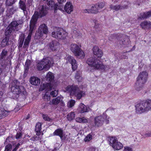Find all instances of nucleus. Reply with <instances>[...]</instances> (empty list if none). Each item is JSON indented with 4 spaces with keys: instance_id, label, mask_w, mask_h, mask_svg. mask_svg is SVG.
Wrapping results in <instances>:
<instances>
[{
    "instance_id": "nucleus-1",
    "label": "nucleus",
    "mask_w": 151,
    "mask_h": 151,
    "mask_svg": "<svg viewBox=\"0 0 151 151\" xmlns=\"http://www.w3.org/2000/svg\"><path fill=\"white\" fill-rule=\"evenodd\" d=\"M83 87V86L82 84L79 86L78 85L68 86L66 87L64 91L69 93L71 96H74L77 99H80L86 95L85 92L80 91V90L82 89Z\"/></svg>"
},
{
    "instance_id": "nucleus-2",
    "label": "nucleus",
    "mask_w": 151,
    "mask_h": 151,
    "mask_svg": "<svg viewBox=\"0 0 151 151\" xmlns=\"http://www.w3.org/2000/svg\"><path fill=\"white\" fill-rule=\"evenodd\" d=\"M86 63L94 70L105 71L108 68V65L103 64L99 60L93 57L88 58Z\"/></svg>"
},
{
    "instance_id": "nucleus-3",
    "label": "nucleus",
    "mask_w": 151,
    "mask_h": 151,
    "mask_svg": "<svg viewBox=\"0 0 151 151\" xmlns=\"http://www.w3.org/2000/svg\"><path fill=\"white\" fill-rule=\"evenodd\" d=\"M53 74L50 72H49L47 74L46 77V80L50 81V83H44L41 85L39 88V91H42L45 90L46 91H49L52 89H56V86L51 83L54 79Z\"/></svg>"
},
{
    "instance_id": "nucleus-4",
    "label": "nucleus",
    "mask_w": 151,
    "mask_h": 151,
    "mask_svg": "<svg viewBox=\"0 0 151 151\" xmlns=\"http://www.w3.org/2000/svg\"><path fill=\"white\" fill-rule=\"evenodd\" d=\"M136 112L141 114L151 111V100L147 99L143 102L137 104L135 106Z\"/></svg>"
},
{
    "instance_id": "nucleus-5",
    "label": "nucleus",
    "mask_w": 151,
    "mask_h": 151,
    "mask_svg": "<svg viewBox=\"0 0 151 151\" xmlns=\"http://www.w3.org/2000/svg\"><path fill=\"white\" fill-rule=\"evenodd\" d=\"M148 75V73L146 71L142 72L139 74L137 78L135 86L137 91H139L142 89L144 85L147 82Z\"/></svg>"
},
{
    "instance_id": "nucleus-6",
    "label": "nucleus",
    "mask_w": 151,
    "mask_h": 151,
    "mask_svg": "<svg viewBox=\"0 0 151 151\" xmlns=\"http://www.w3.org/2000/svg\"><path fill=\"white\" fill-rule=\"evenodd\" d=\"M53 64L52 59L47 57L44 58L37 63V68L39 70H41L43 69L48 70L51 66L53 65Z\"/></svg>"
},
{
    "instance_id": "nucleus-7",
    "label": "nucleus",
    "mask_w": 151,
    "mask_h": 151,
    "mask_svg": "<svg viewBox=\"0 0 151 151\" xmlns=\"http://www.w3.org/2000/svg\"><path fill=\"white\" fill-rule=\"evenodd\" d=\"M53 37L59 40L65 39L68 35V33L63 29L58 27L54 28L52 33Z\"/></svg>"
},
{
    "instance_id": "nucleus-8",
    "label": "nucleus",
    "mask_w": 151,
    "mask_h": 151,
    "mask_svg": "<svg viewBox=\"0 0 151 151\" xmlns=\"http://www.w3.org/2000/svg\"><path fill=\"white\" fill-rule=\"evenodd\" d=\"M69 48L70 51L78 58L82 59L84 58V52L77 44L75 43L71 44Z\"/></svg>"
},
{
    "instance_id": "nucleus-9",
    "label": "nucleus",
    "mask_w": 151,
    "mask_h": 151,
    "mask_svg": "<svg viewBox=\"0 0 151 151\" xmlns=\"http://www.w3.org/2000/svg\"><path fill=\"white\" fill-rule=\"evenodd\" d=\"M47 9L43 6H41L39 10V12L36 11L32 16L30 22V24L31 22L32 19L33 22H34L35 27L36 28V24L37 20V19L39 17H42L46 15L47 13Z\"/></svg>"
},
{
    "instance_id": "nucleus-10",
    "label": "nucleus",
    "mask_w": 151,
    "mask_h": 151,
    "mask_svg": "<svg viewBox=\"0 0 151 151\" xmlns=\"http://www.w3.org/2000/svg\"><path fill=\"white\" fill-rule=\"evenodd\" d=\"M19 83L17 81H14L12 83L11 91L14 94L24 95L26 91L24 88L22 86H19Z\"/></svg>"
},
{
    "instance_id": "nucleus-11",
    "label": "nucleus",
    "mask_w": 151,
    "mask_h": 151,
    "mask_svg": "<svg viewBox=\"0 0 151 151\" xmlns=\"http://www.w3.org/2000/svg\"><path fill=\"white\" fill-rule=\"evenodd\" d=\"M109 117L107 115H100L96 116L94 118V122L96 127H99L102 126L105 121L106 124L109 122Z\"/></svg>"
},
{
    "instance_id": "nucleus-12",
    "label": "nucleus",
    "mask_w": 151,
    "mask_h": 151,
    "mask_svg": "<svg viewBox=\"0 0 151 151\" xmlns=\"http://www.w3.org/2000/svg\"><path fill=\"white\" fill-rule=\"evenodd\" d=\"M110 145L113 148L114 150H119L122 149L123 145L118 141L117 138L115 136L110 137L109 139Z\"/></svg>"
},
{
    "instance_id": "nucleus-13",
    "label": "nucleus",
    "mask_w": 151,
    "mask_h": 151,
    "mask_svg": "<svg viewBox=\"0 0 151 151\" xmlns=\"http://www.w3.org/2000/svg\"><path fill=\"white\" fill-rule=\"evenodd\" d=\"M65 59L66 60V62L70 63L72 65V69L73 70H76L77 68V64L74 58L72 56L69 55Z\"/></svg>"
},
{
    "instance_id": "nucleus-14",
    "label": "nucleus",
    "mask_w": 151,
    "mask_h": 151,
    "mask_svg": "<svg viewBox=\"0 0 151 151\" xmlns=\"http://www.w3.org/2000/svg\"><path fill=\"white\" fill-rule=\"evenodd\" d=\"M36 28L35 27L34 22H33L32 19L31 22L30 24H29V30L28 35L25 39L24 42L29 44L33 32Z\"/></svg>"
},
{
    "instance_id": "nucleus-15",
    "label": "nucleus",
    "mask_w": 151,
    "mask_h": 151,
    "mask_svg": "<svg viewBox=\"0 0 151 151\" xmlns=\"http://www.w3.org/2000/svg\"><path fill=\"white\" fill-rule=\"evenodd\" d=\"M48 32V29L47 26L45 24H42L39 27L38 29V34L39 36L41 37L43 34H47Z\"/></svg>"
},
{
    "instance_id": "nucleus-16",
    "label": "nucleus",
    "mask_w": 151,
    "mask_h": 151,
    "mask_svg": "<svg viewBox=\"0 0 151 151\" xmlns=\"http://www.w3.org/2000/svg\"><path fill=\"white\" fill-rule=\"evenodd\" d=\"M23 23V20L22 19H20L17 21H13L9 26L13 29V31H17L19 29V25Z\"/></svg>"
},
{
    "instance_id": "nucleus-17",
    "label": "nucleus",
    "mask_w": 151,
    "mask_h": 151,
    "mask_svg": "<svg viewBox=\"0 0 151 151\" xmlns=\"http://www.w3.org/2000/svg\"><path fill=\"white\" fill-rule=\"evenodd\" d=\"M93 54L94 56L99 58H101L103 55V52L102 50L100 49L97 46H93L92 49Z\"/></svg>"
},
{
    "instance_id": "nucleus-18",
    "label": "nucleus",
    "mask_w": 151,
    "mask_h": 151,
    "mask_svg": "<svg viewBox=\"0 0 151 151\" xmlns=\"http://www.w3.org/2000/svg\"><path fill=\"white\" fill-rule=\"evenodd\" d=\"M90 108L89 107L86 106L82 103L80 104L78 109V111L81 113L88 112Z\"/></svg>"
},
{
    "instance_id": "nucleus-19",
    "label": "nucleus",
    "mask_w": 151,
    "mask_h": 151,
    "mask_svg": "<svg viewBox=\"0 0 151 151\" xmlns=\"http://www.w3.org/2000/svg\"><path fill=\"white\" fill-rule=\"evenodd\" d=\"M74 7L72 4L70 2H67L65 6V12L68 14H70L73 10Z\"/></svg>"
},
{
    "instance_id": "nucleus-20",
    "label": "nucleus",
    "mask_w": 151,
    "mask_h": 151,
    "mask_svg": "<svg viewBox=\"0 0 151 151\" xmlns=\"http://www.w3.org/2000/svg\"><path fill=\"white\" fill-rule=\"evenodd\" d=\"M53 135L58 136L60 137L62 140L65 139V137L63 132V131L61 129H56L53 133Z\"/></svg>"
},
{
    "instance_id": "nucleus-21",
    "label": "nucleus",
    "mask_w": 151,
    "mask_h": 151,
    "mask_svg": "<svg viewBox=\"0 0 151 151\" xmlns=\"http://www.w3.org/2000/svg\"><path fill=\"white\" fill-rule=\"evenodd\" d=\"M30 83L32 85L38 86L40 85V79L36 77H31L29 79Z\"/></svg>"
},
{
    "instance_id": "nucleus-22",
    "label": "nucleus",
    "mask_w": 151,
    "mask_h": 151,
    "mask_svg": "<svg viewBox=\"0 0 151 151\" xmlns=\"http://www.w3.org/2000/svg\"><path fill=\"white\" fill-rule=\"evenodd\" d=\"M129 2H127V4H125L124 6H121L118 5H114V4H111L110 6V7L112 9L117 11L119 9L126 8L127 6L129 5Z\"/></svg>"
},
{
    "instance_id": "nucleus-23",
    "label": "nucleus",
    "mask_w": 151,
    "mask_h": 151,
    "mask_svg": "<svg viewBox=\"0 0 151 151\" xmlns=\"http://www.w3.org/2000/svg\"><path fill=\"white\" fill-rule=\"evenodd\" d=\"M60 45L58 42L56 41H53L49 44V47L50 49L54 51L59 48Z\"/></svg>"
},
{
    "instance_id": "nucleus-24",
    "label": "nucleus",
    "mask_w": 151,
    "mask_h": 151,
    "mask_svg": "<svg viewBox=\"0 0 151 151\" xmlns=\"http://www.w3.org/2000/svg\"><path fill=\"white\" fill-rule=\"evenodd\" d=\"M26 1V0H20L19 4V8L23 10L24 14H25V12H27Z\"/></svg>"
},
{
    "instance_id": "nucleus-25",
    "label": "nucleus",
    "mask_w": 151,
    "mask_h": 151,
    "mask_svg": "<svg viewBox=\"0 0 151 151\" xmlns=\"http://www.w3.org/2000/svg\"><path fill=\"white\" fill-rule=\"evenodd\" d=\"M140 26L143 29H151V22L150 21H144L140 24Z\"/></svg>"
},
{
    "instance_id": "nucleus-26",
    "label": "nucleus",
    "mask_w": 151,
    "mask_h": 151,
    "mask_svg": "<svg viewBox=\"0 0 151 151\" xmlns=\"http://www.w3.org/2000/svg\"><path fill=\"white\" fill-rule=\"evenodd\" d=\"M63 97L61 96H58L55 99H54L52 101L50 102V104H53L54 105H56L60 102L62 101Z\"/></svg>"
},
{
    "instance_id": "nucleus-27",
    "label": "nucleus",
    "mask_w": 151,
    "mask_h": 151,
    "mask_svg": "<svg viewBox=\"0 0 151 151\" xmlns=\"http://www.w3.org/2000/svg\"><path fill=\"white\" fill-rule=\"evenodd\" d=\"M151 16V11L145 13H141L140 16H138V18L140 19H143L147 18Z\"/></svg>"
},
{
    "instance_id": "nucleus-28",
    "label": "nucleus",
    "mask_w": 151,
    "mask_h": 151,
    "mask_svg": "<svg viewBox=\"0 0 151 151\" xmlns=\"http://www.w3.org/2000/svg\"><path fill=\"white\" fill-rule=\"evenodd\" d=\"M31 63V61L27 60L26 62L25 66V70L24 74V77H26L27 75L28 71Z\"/></svg>"
},
{
    "instance_id": "nucleus-29",
    "label": "nucleus",
    "mask_w": 151,
    "mask_h": 151,
    "mask_svg": "<svg viewBox=\"0 0 151 151\" xmlns=\"http://www.w3.org/2000/svg\"><path fill=\"white\" fill-rule=\"evenodd\" d=\"M11 112V111H7L5 110L3 108H0V119L2 117L6 116Z\"/></svg>"
},
{
    "instance_id": "nucleus-30",
    "label": "nucleus",
    "mask_w": 151,
    "mask_h": 151,
    "mask_svg": "<svg viewBox=\"0 0 151 151\" xmlns=\"http://www.w3.org/2000/svg\"><path fill=\"white\" fill-rule=\"evenodd\" d=\"M76 120L78 122L83 123H86L88 122L87 119L84 117H77L76 119Z\"/></svg>"
},
{
    "instance_id": "nucleus-31",
    "label": "nucleus",
    "mask_w": 151,
    "mask_h": 151,
    "mask_svg": "<svg viewBox=\"0 0 151 151\" xmlns=\"http://www.w3.org/2000/svg\"><path fill=\"white\" fill-rule=\"evenodd\" d=\"M41 123L40 122H38L36 124L35 130L36 132L37 135H39L40 131L41 130Z\"/></svg>"
},
{
    "instance_id": "nucleus-32",
    "label": "nucleus",
    "mask_w": 151,
    "mask_h": 151,
    "mask_svg": "<svg viewBox=\"0 0 151 151\" xmlns=\"http://www.w3.org/2000/svg\"><path fill=\"white\" fill-rule=\"evenodd\" d=\"M98 6L97 4L93 5L91 7V12L93 13H97L99 12L98 9Z\"/></svg>"
},
{
    "instance_id": "nucleus-33",
    "label": "nucleus",
    "mask_w": 151,
    "mask_h": 151,
    "mask_svg": "<svg viewBox=\"0 0 151 151\" xmlns=\"http://www.w3.org/2000/svg\"><path fill=\"white\" fill-rule=\"evenodd\" d=\"M75 116V114L74 112H71L67 115V118L68 120L71 121L74 119Z\"/></svg>"
},
{
    "instance_id": "nucleus-34",
    "label": "nucleus",
    "mask_w": 151,
    "mask_h": 151,
    "mask_svg": "<svg viewBox=\"0 0 151 151\" xmlns=\"http://www.w3.org/2000/svg\"><path fill=\"white\" fill-rule=\"evenodd\" d=\"M75 79L77 80L78 82L82 81V78L81 76V73L80 72H77L75 75Z\"/></svg>"
},
{
    "instance_id": "nucleus-35",
    "label": "nucleus",
    "mask_w": 151,
    "mask_h": 151,
    "mask_svg": "<svg viewBox=\"0 0 151 151\" xmlns=\"http://www.w3.org/2000/svg\"><path fill=\"white\" fill-rule=\"evenodd\" d=\"M50 94L49 92H46L42 96L43 99L45 101H48L50 99Z\"/></svg>"
},
{
    "instance_id": "nucleus-36",
    "label": "nucleus",
    "mask_w": 151,
    "mask_h": 151,
    "mask_svg": "<svg viewBox=\"0 0 151 151\" xmlns=\"http://www.w3.org/2000/svg\"><path fill=\"white\" fill-rule=\"evenodd\" d=\"M9 39L7 37H6L2 40L1 45L2 47H4L7 45V42Z\"/></svg>"
},
{
    "instance_id": "nucleus-37",
    "label": "nucleus",
    "mask_w": 151,
    "mask_h": 151,
    "mask_svg": "<svg viewBox=\"0 0 151 151\" xmlns=\"http://www.w3.org/2000/svg\"><path fill=\"white\" fill-rule=\"evenodd\" d=\"M92 139V135L90 133L87 135L84 139V141L85 142H88Z\"/></svg>"
},
{
    "instance_id": "nucleus-38",
    "label": "nucleus",
    "mask_w": 151,
    "mask_h": 151,
    "mask_svg": "<svg viewBox=\"0 0 151 151\" xmlns=\"http://www.w3.org/2000/svg\"><path fill=\"white\" fill-rule=\"evenodd\" d=\"M24 39V35H22L19 38V47H22Z\"/></svg>"
},
{
    "instance_id": "nucleus-39",
    "label": "nucleus",
    "mask_w": 151,
    "mask_h": 151,
    "mask_svg": "<svg viewBox=\"0 0 151 151\" xmlns=\"http://www.w3.org/2000/svg\"><path fill=\"white\" fill-rule=\"evenodd\" d=\"M13 31V29L9 26L7 27L6 30V32H5V35L7 36L8 35H10Z\"/></svg>"
},
{
    "instance_id": "nucleus-40",
    "label": "nucleus",
    "mask_w": 151,
    "mask_h": 151,
    "mask_svg": "<svg viewBox=\"0 0 151 151\" xmlns=\"http://www.w3.org/2000/svg\"><path fill=\"white\" fill-rule=\"evenodd\" d=\"M7 53V51L5 50L2 51L0 55V61L2 59H4Z\"/></svg>"
},
{
    "instance_id": "nucleus-41",
    "label": "nucleus",
    "mask_w": 151,
    "mask_h": 151,
    "mask_svg": "<svg viewBox=\"0 0 151 151\" xmlns=\"http://www.w3.org/2000/svg\"><path fill=\"white\" fill-rule=\"evenodd\" d=\"M75 104V101L73 99L70 100L68 103V107L71 108L73 107Z\"/></svg>"
},
{
    "instance_id": "nucleus-42",
    "label": "nucleus",
    "mask_w": 151,
    "mask_h": 151,
    "mask_svg": "<svg viewBox=\"0 0 151 151\" xmlns=\"http://www.w3.org/2000/svg\"><path fill=\"white\" fill-rule=\"evenodd\" d=\"M16 0H6V5L10 6L14 4L16 1Z\"/></svg>"
},
{
    "instance_id": "nucleus-43",
    "label": "nucleus",
    "mask_w": 151,
    "mask_h": 151,
    "mask_svg": "<svg viewBox=\"0 0 151 151\" xmlns=\"http://www.w3.org/2000/svg\"><path fill=\"white\" fill-rule=\"evenodd\" d=\"M123 151H133V149L131 146H126L124 147Z\"/></svg>"
},
{
    "instance_id": "nucleus-44",
    "label": "nucleus",
    "mask_w": 151,
    "mask_h": 151,
    "mask_svg": "<svg viewBox=\"0 0 151 151\" xmlns=\"http://www.w3.org/2000/svg\"><path fill=\"white\" fill-rule=\"evenodd\" d=\"M12 148V145L11 144H8L5 147L4 151H10Z\"/></svg>"
},
{
    "instance_id": "nucleus-45",
    "label": "nucleus",
    "mask_w": 151,
    "mask_h": 151,
    "mask_svg": "<svg viewBox=\"0 0 151 151\" xmlns=\"http://www.w3.org/2000/svg\"><path fill=\"white\" fill-rule=\"evenodd\" d=\"M58 94V90H55L54 91H52L50 93V95H52L53 97L56 96Z\"/></svg>"
},
{
    "instance_id": "nucleus-46",
    "label": "nucleus",
    "mask_w": 151,
    "mask_h": 151,
    "mask_svg": "<svg viewBox=\"0 0 151 151\" xmlns=\"http://www.w3.org/2000/svg\"><path fill=\"white\" fill-rule=\"evenodd\" d=\"M42 117L44 120L45 121H51V119H50L48 116L45 114H43L42 115Z\"/></svg>"
},
{
    "instance_id": "nucleus-47",
    "label": "nucleus",
    "mask_w": 151,
    "mask_h": 151,
    "mask_svg": "<svg viewBox=\"0 0 151 151\" xmlns=\"http://www.w3.org/2000/svg\"><path fill=\"white\" fill-rule=\"evenodd\" d=\"M73 35L77 37H79L81 36L82 34L81 33L75 31L74 32Z\"/></svg>"
},
{
    "instance_id": "nucleus-48",
    "label": "nucleus",
    "mask_w": 151,
    "mask_h": 151,
    "mask_svg": "<svg viewBox=\"0 0 151 151\" xmlns=\"http://www.w3.org/2000/svg\"><path fill=\"white\" fill-rule=\"evenodd\" d=\"M98 6V9L99 11L101 9H102L104 6V4L103 3H101L98 4H97Z\"/></svg>"
},
{
    "instance_id": "nucleus-49",
    "label": "nucleus",
    "mask_w": 151,
    "mask_h": 151,
    "mask_svg": "<svg viewBox=\"0 0 151 151\" xmlns=\"http://www.w3.org/2000/svg\"><path fill=\"white\" fill-rule=\"evenodd\" d=\"M22 134L20 132H18L16 136V137L17 139H20L22 137Z\"/></svg>"
},
{
    "instance_id": "nucleus-50",
    "label": "nucleus",
    "mask_w": 151,
    "mask_h": 151,
    "mask_svg": "<svg viewBox=\"0 0 151 151\" xmlns=\"http://www.w3.org/2000/svg\"><path fill=\"white\" fill-rule=\"evenodd\" d=\"M98 150L96 149L95 147H92L88 149V151H97Z\"/></svg>"
},
{
    "instance_id": "nucleus-51",
    "label": "nucleus",
    "mask_w": 151,
    "mask_h": 151,
    "mask_svg": "<svg viewBox=\"0 0 151 151\" xmlns=\"http://www.w3.org/2000/svg\"><path fill=\"white\" fill-rule=\"evenodd\" d=\"M83 12L84 13H90L91 12V9H85L83 10Z\"/></svg>"
},
{
    "instance_id": "nucleus-52",
    "label": "nucleus",
    "mask_w": 151,
    "mask_h": 151,
    "mask_svg": "<svg viewBox=\"0 0 151 151\" xmlns=\"http://www.w3.org/2000/svg\"><path fill=\"white\" fill-rule=\"evenodd\" d=\"M32 1L33 0H27V4L29 6H30L32 5Z\"/></svg>"
},
{
    "instance_id": "nucleus-53",
    "label": "nucleus",
    "mask_w": 151,
    "mask_h": 151,
    "mask_svg": "<svg viewBox=\"0 0 151 151\" xmlns=\"http://www.w3.org/2000/svg\"><path fill=\"white\" fill-rule=\"evenodd\" d=\"M20 145V144L19 143H18L14 149L12 151H16Z\"/></svg>"
},
{
    "instance_id": "nucleus-54",
    "label": "nucleus",
    "mask_w": 151,
    "mask_h": 151,
    "mask_svg": "<svg viewBox=\"0 0 151 151\" xmlns=\"http://www.w3.org/2000/svg\"><path fill=\"white\" fill-rule=\"evenodd\" d=\"M12 139V137H8L6 138V141L7 142H11L10 140H11Z\"/></svg>"
},
{
    "instance_id": "nucleus-55",
    "label": "nucleus",
    "mask_w": 151,
    "mask_h": 151,
    "mask_svg": "<svg viewBox=\"0 0 151 151\" xmlns=\"http://www.w3.org/2000/svg\"><path fill=\"white\" fill-rule=\"evenodd\" d=\"M66 0H57L58 2L60 4H63L66 2Z\"/></svg>"
},
{
    "instance_id": "nucleus-56",
    "label": "nucleus",
    "mask_w": 151,
    "mask_h": 151,
    "mask_svg": "<svg viewBox=\"0 0 151 151\" xmlns=\"http://www.w3.org/2000/svg\"><path fill=\"white\" fill-rule=\"evenodd\" d=\"M55 10L59 9L60 10H62V9L58 6V5L55 4V6L54 7Z\"/></svg>"
},
{
    "instance_id": "nucleus-57",
    "label": "nucleus",
    "mask_w": 151,
    "mask_h": 151,
    "mask_svg": "<svg viewBox=\"0 0 151 151\" xmlns=\"http://www.w3.org/2000/svg\"><path fill=\"white\" fill-rule=\"evenodd\" d=\"M28 45H29L28 44L24 42V43L23 47L24 48H27L28 47Z\"/></svg>"
},
{
    "instance_id": "nucleus-58",
    "label": "nucleus",
    "mask_w": 151,
    "mask_h": 151,
    "mask_svg": "<svg viewBox=\"0 0 151 151\" xmlns=\"http://www.w3.org/2000/svg\"><path fill=\"white\" fill-rule=\"evenodd\" d=\"M151 135V133H147L145 134V135L146 137H149Z\"/></svg>"
},
{
    "instance_id": "nucleus-59",
    "label": "nucleus",
    "mask_w": 151,
    "mask_h": 151,
    "mask_svg": "<svg viewBox=\"0 0 151 151\" xmlns=\"http://www.w3.org/2000/svg\"><path fill=\"white\" fill-rule=\"evenodd\" d=\"M2 71L1 69V68H0V74L2 73Z\"/></svg>"
},
{
    "instance_id": "nucleus-60",
    "label": "nucleus",
    "mask_w": 151,
    "mask_h": 151,
    "mask_svg": "<svg viewBox=\"0 0 151 151\" xmlns=\"http://www.w3.org/2000/svg\"><path fill=\"white\" fill-rule=\"evenodd\" d=\"M19 109L16 110V108L14 110L15 111H17L19 110Z\"/></svg>"
},
{
    "instance_id": "nucleus-61",
    "label": "nucleus",
    "mask_w": 151,
    "mask_h": 151,
    "mask_svg": "<svg viewBox=\"0 0 151 151\" xmlns=\"http://www.w3.org/2000/svg\"><path fill=\"white\" fill-rule=\"evenodd\" d=\"M148 1H149L151 2V0H147Z\"/></svg>"
},
{
    "instance_id": "nucleus-62",
    "label": "nucleus",
    "mask_w": 151,
    "mask_h": 151,
    "mask_svg": "<svg viewBox=\"0 0 151 151\" xmlns=\"http://www.w3.org/2000/svg\"><path fill=\"white\" fill-rule=\"evenodd\" d=\"M37 35V33L36 34V35Z\"/></svg>"
},
{
    "instance_id": "nucleus-63",
    "label": "nucleus",
    "mask_w": 151,
    "mask_h": 151,
    "mask_svg": "<svg viewBox=\"0 0 151 151\" xmlns=\"http://www.w3.org/2000/svg\"><path fill=\"white\" fill-rule=\"evenodd\" d=\"M94 22L95 23V22ZM95 24H96V23H95Z\"/></svg>"
},
{
    "instance_id": "nucleus-64",
    "label": "nucleus",
    "mask_w": 151,
    "mask_h": 151,
    "mask_svg": "<svg viewBox=\"0 0 151 151\" xmlns=\"http://www.w3.org/2000/svg\"><path fill=\"white\" fill-rule=\"evenodd\" d=\"M31 151H33V150H32Z\"/></svg>"
}]
</instances>
